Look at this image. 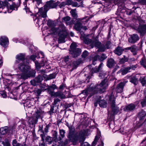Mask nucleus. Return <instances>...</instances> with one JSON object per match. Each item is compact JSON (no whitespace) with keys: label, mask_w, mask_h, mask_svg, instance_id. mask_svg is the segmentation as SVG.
I'll return each mask as SVG.
<instances>
[{"label":"nucleus","mask_w":146,"mask_h":146,"mask_svg":"<svg viewBox=\"0 0 146 146\" xmlns=\"http://www.w3.org/2000/svg\"><path fill=\"white\" fill-rule=\"evenodd\" d=\"M108 86L107 80H104L99 85H96L94 87L91 84L87 89L83 91L82 94L86 95L90 94L88 98H90L94 94L98 93H101L104 92Z\"/></svg>","instance_id":"obj_1"},{"label":"nucleus","mask_w":146,"mask_h":146,"mask_svg":"<svg viewBox=\"0 0 146 146\" xmlns=\"http://www.w3.org/2000/svg\"><path fill=\"white\" fill-rule=\"evenodd\" d=\"M28 63H26L25 64H20L19 66V70L22 72V74H17L13 75V78L17 79H26L27 78L31 76H33L36 73L35 71L33 70H30L29 67L28 65Z\"/></svg>","instance_id":"obj_2"},{"label":"nucleus","mask_w":146,"mask_h":146,"mask_svg":"<svg viewBox=\"0 0 146 146\" xmlns=\"http://www.w3.org/2000/svg\"><path fill=\"white\" fill-rule=\"evenodd\" d=\"M8 3L6 1H0V13L2 12L4 13H11L13 10H17L18 7L15 3H13L10 6L9 9L8 8Z\"/></svg>","instance_id":"obj_3"},{"label":"nucleus","mask_w":146,"mask_h":146,"mask_svg":"<svg viewBox=\"0 0 146 146\" xmlns=\"http://www.w3.org/2000/svg\"><path fill=\"white\" fill-rule=\"evenodd\" d=\"M57 5L53 1H50L47 2L46 4L44 6V8H40L38 11V14L43 18H45L46 16V13L49 9L55 8Z\"/></svg>","instance_id":"obj_4"},{"label":"nucleus","mask_w":146,"mask_h":146,"mask_svg":"<svg viewBox=\"0 0 146 146\" xmlns=\"http://www.w3.org/2000/svg\"><path fill=\"white\" fill-rule=\"evenodd\" d=\"M88 131L86 130L81 131L79 133L77 137L75 138V142H76L78 140L80 142H82L80 146H90V145L87 142H83L85 139V136H87Z\"/></svg>","instance_id":"obj_5"},{"label":"nucleus","mask_w":146,"mask_h":146,"mask_svg":"<svg viewBox=\"0 0 146 146\" xmlns=\"http://www.w3.org/2000/svg\"><path fill=\"white\" fill-rule=\"evenodd\" d=\"M50 32L52 34L55 35L57 34H58L59 36L58 40V42L59 43H64L65 42L64 40L65 38L67 36V34L66 33H64L62 34L61 35H60L59 33V29L54 27L52 28Z\"/></svg>","instance_id":"obj_6"},{"label":"nucleus","mask_w":146,"mask_h":146,"mask_svg":"<svg viewBox=\"0 0 146 146\" xmlns=\"http://www.w3.org/2000/svg\"><path fill=\"white\" fill-rule=\"evenodd\" d=\"M115 98L113 95L112 94L109 98V103L110 104L111 106V109L113 111L114 114H115L117 113L119 110V108L115 106Z\"/></svg>","instance_id":"obj_7"},{"label":"nucleus","mask_w":146,"mask_h":146,"mask_svg":"<svg viewBox=\"0 0 146 146\" xmlns=\"http://www.w3.org/2000/svg\"><path fill=\"white\" fill-rule=\"evenodd\" d=\"M69 53L73 57H76L79 56L81 52V49L77 48L76 46H70Z\"/></svg>","instance_id":"obj_8"},{"label":"nucleus","mask_w":146,"mask_h":146,"mask_svg":"<svg viewBox=\"0 0 146 146\" xmlns=\"http://www.w3.org/2000/svg\"><path fill=\"white\" fill-rule=\"evenodd\" d=\"M60 133L61 137L60 136H59L58 137H57V136L58 133L56 131L54 132V133L53 135V140L55 142H58V143H60L61 142L62 139L63 138L64 136V134L65 133V132L64 130L61 129L60 130Z\"/></svg>","instance_id":"obj_9"},{"label":"nucleus","mask_w":146,"mask_h":146,"mask_svg":"<svg viewBox=\"0 0 146 146\" xmlns=\"http://www.w3.org/2000/svg\"><path fill=\"white\" fill-rule=\"evenodd\" d=\"M9 43V39L7 37L5 36H2L0 37V45H8Z\"/></svg>","instance_id":"obj_10"},{"label":"nucleus","mask_w":146,"mask_h":146,"mask_svg":"<svg viewBox=\"0 0 146 146\" xmlns=\"http://www.w3.org/2000/svg\"><path fill=\"white\" fill-rule=\"evenodd\" d=\"M49 93L51 96L58 97L59 98L61 99L65 98H66L65 95L60 92H55L53 91H50L49 92Z\"/></svg>","instance_id":"obj_11"},{"label":"nucleus","mask_w":146,"mask_h":146,"mask_svg":"<svg viewBox=\"0 0 146 146\" xmlns=\"http://www.w3.org/2000/svg\"><path fill=\"white\" fill-rule=\"evenodd\" d=\"M42 77L40 75H38L34 80L30 81L31 84L33 86H35L37 83H40L42 80Z\"/></svg>","instance_id":"obj_12"},{"label":"nucleus","mask_w":146,"mask_h":146,"mask_svg":"<svg viewBox=\"0 0 146 146\" xmlns=\"http://www.w3.org/2000/svg\"><path fill=\"white\" fill-rule=\"evenodd\" d=\"M127 82V81H125L123 82H121L117 85L116 88L117 93H121L122 92L125 84Z\"/></svg>","instance_id":"obj_13"},{"label":"nucleus","mask_w":146,"mask_h":146,"mask_svg":"<svg viewBox=\"0 0 146 146\" xmlns=\"http://www.w3.org/2000/svg\"><path fill=\"white\" fill-rule=\"evenodd\" d=\"M25 54L23 53H20L17 55L16 56V63H18L21 61L23 62L25 60Z\"/></svg>","instance_id":"obj_14"},{"label":"nucleus","mask_w":146,"mask_h":146,"mask_svg":"<svg viewBox=\"0 0 146 146\" xmlns=\"http://www.w3.org/2000/svg\"><path fill=\"white\" fill-rule=\"evenodd\" d=\"M139 39V37L138 35L135 34L131 35V37L129 38L128 41L129 42L134 43Z\"/></svg>","instance_id":"obj_15"},{"label":"nucleus","mask_w":146,"mask_h":146,"mask_svg":"<svg viewBox=\"0 0 146 146\" xmlns=\"http://www.w3.org/2000/svg\"><path fill=\"white\" fill-rule=\"evenodd\" d=\"M138 31L141 35H143L146 32V25H140L138 29Z\"/></svg>","instance_id":"obj_16"},{"label":"nucleus","mask_w":146,"mask_h":146,"mask_svg":"<svg viewBox=\"0 0 146 146\" xmlns=\"http://www.w3.org/2000/svg\"><path fill=\"white\" fill-rule=\"evenodd\" d=\"M107 57L104 54H102L101 56L98 55H96L94 58V60H96L98 59L100 61H102L107 58Z\"/></svg>","instance_id":"obj_17"},{"label":"nucleus","mask_w":146,"mask_h":146,"mask_svg":"<svg viewBox=\"0 0 146 146\" xmlns=\"http://www.w3.org/2000/svg\"><path fill=\"white\" fill-rule=\"evenodd\" d=\"M38 117L36 115H34L29 118L28 121L29 124H32V125L36 124L38 121Z\"/></svg>","instance_id":"obj_18"},{"label":"nucleus","mask_w":146,"mask_h":146,"mask_svg":"<svg viewBox=\"0 0 146 146\" xmlns=\"http://www.w3.org/2000/svg\"><path fill=\"white\" fill-rule=\"evenodd\" d=\"M41 17H42L39 14H38V12L36 14L35 16L34 17V19L35 22L39 26L40 22L41 21Z\"/></svg>","instance_id":"obj_19"},{"label":"nucleus","mask_w":146,"mask_h":146,"mask_svg":"<svg viewBox=\"0 0 146 146\" xmlns=\"http://www.w3.org/2000/svg\"><path fill=\"white\" fill-rule=\"evenodd\" d=\"M137 76H135L129 77L128 78H130V82L136 85L137 84L138 81V79L137 78Z\"/></svg>","instance_id":"obj_20"},{"label":"nucleus","mask_w":146,"mask_h":146,"mask_svg":"<svg viewBox=\"0 0 146 146\" xmlns=\"http://www.w3.org/2000/svg\"><path fill=\"white\" fill-rule=\"evenodd\" d=\"M123 50L122 48L118 46L117 48L114 50V52L115 54L118 56L121 55L123 51Z\"/></svg>","instance_id":"obj_21"},{"label":"nucleus","mask_w":146,"mask_h":146,"mask_svg":"<svg viewBox=\"0 0 146 146\" xmlns=\"http://www.w3.org/2000/svg\"><path fill=\"white\" fill-rule=\"evenodd\" d=\"M101 135L100 132H98L96 135L95 136L94 141L92 142V146H95L96 145V143L98 140L100 138Z\"/></svg>","instance_id":"obj_22"},{"label":"nucleus","mask_w":146,"mask_h":146,"mask_svg":"<svg viewBox=\"0 0 146 146\" xmlns=\"http://www.w3.org/2000/svg\"><path fill=\"white\" fill-rule=\"evenodd\" d=\"M82 26L81 22L78 21L77 23L74 26V28L77 31H80L82 28Z\"/></svg>","instance_id":"obj_23"},{"label":"nucleus","mask_w":146,"mask_h":146,"mask_svg":"<svg viewBox=\"0 0 146 146\" xmlns=\"http://www.w3.org/2000/svg\"><path fill=\"white\" fill-rule=\"evenodd\" d=\"M70 17L67 16L62 18V21L63 22L65 23L67 25H70L71 24L70 21Z\"/></svg>","instance_id":"obj_24"},{"label":"nucleus","mask_w":146,"mask_h":146,"mask_svg":"<svg viewBox=\"0 0 146 146\" xmlns=\"http://www.w3.org/2000/svg\"><path fill=\"white\" fill-rule=\"evenodd\" d=\"M103 64L101 63L100 64L98 68H95L92 69V73H97L99 72L101 69V68L103 66Z\"/></svg>","instance_id":"obj_25"},{"label":"nucleus","mask_w":146,"mask_h":146,"mask_svg":"<svg viewBox=\"0 0 146 146\" xmlns=\"http://www.w3.org/2000/svg\"><path fill=\"white\" fill-rule=\"evenodd\" d=\"M100 106L101 108H105L107 106V103L103 100L98 101Z\"/></svg>","instance_id":"obj_26"},{"label":"nucleus","mask_w":146,"mask_h":146,"mask_svg":"<svg viewBox=\"0 0 146 146\" xmlns=\"http://www.w3.org/2000/svg\"><path fill=\"white\" fill-rule=\"evenodd\" d=\"M146 115V113L143 110L140 112L138 115V117L140 120L143 119Z\"/></svg>","instance_id":"obj_27"},{"label":"nucleus","mask_w":146,"mask_h":146,"mask_svg":"<svg viewBox=\"0 0 146 146\" xmlns=\"http://www.w3.org/2000/svg\"><path fill=\"white\" fill-rule=\"evenodd\" d=\"M114 61L113 59H110L108 61L107 66L108 67L111 68L114 65Z\"/></svg>","instance_id":"obj_28"},{"label":"nucleus","mask_w":146,"mask_h":146,"mask_svg":"<svg viewBox=\"0 0 146 146\" xmlns=\"http://www.w3.org/2000/svg\"><path fill=\"white\" fill-rule=\"evenodd\" d=\"M135 106L134 104H130L127 106L125 107V109L127 110L132 111L135 109Z\"/></svg>","instance_id":"obj_29"},{"label":"nucleus","mask_w":146,"mask_h":146,"mask_svg":"<svg viewBox=\"0 0 146 146\" xmlns=\"http://www.w3.org/2000/svg\"><path fill=\"white\" fill-rule=\"evenodd\" d=\"M8 127L7 126L1 128L0 129V133L3 135L5 134L8 131Z\"/></svg>","instance_id":"obj_30"},{"label":"nucleus","mask_w":146,"mask_h":146,"mask_svg":"<svg viewBox=\"0 0 146 146\" xmlns=\"http://www.w3.org/2000/svg\"><path fill=\"white\" fill-rule=\"evenodd\" d=\"M140 63L141 65L146 69V59L145 57H143L142 58L141 60L140 61Z\"/></svg>","instance_id":"obj_31"},{"label":"nucleus","mask_w":146,"mask_h":146,"mask_svg":"<svg viewBox=\"0 0 146 146\" xmlns=\"http://www.w3.org/2000/svg\"><path fill=\"white\" fill-rule=\"evenodd\" d=\"M131 69L130 67H127L122 70V74L124 75L125 74H127L129 72V70Z\"/></svg>","instance_id":"obj_32"},{"label":"nucleus","mask_w":146,"mask_h":146,"mask_svg":"<svg viewBox=\"0 0 146 146\" xmlns=\"http://www.w3.org/2000/svg\"><path fill=\"white\" fill-rule=\"evenodd\" d=\"M70 13L73 17L75 18L77 17V13L76 9L71 10L70 11Z\"/></svg>","instance_id":"obj_33"},{"label":"nucleus","mask_w":146,"mask_h":146,"mask_svg":"<svg viewBox=\"0 0 146 146\" xmlns=\"http://www.w3.org/2000/svg\"><path fill=\"white\" fill-rule=\"evenodd\" d=\"M72 0H67L65 2H62V3L61 5H72Z\"/></svg>","instance_id":"obj_34"},{"label":"nucleus","mask_w":146,"mask_h":146,"mask_svg":"<svg viewBox=\"0 0 146 146\" xmlns=\"http://www.w3.org/2000/svg\"><path fill=\"white\" fill-rule=\"evenodd\" d=\"M128 58H126L125 56H124V58L120 59L119 62L120 63H123L128 61Z\"/></svg>","instance_id":"obj_35"},{"label":"nucleus","mask_w":146,"mask_h":146,"mask_svg":"<svg viewBox=\"0 0 146 146\" xmlns=\"http://www.w3.org/2000/svg\"><path fill=\"white\" fill-rule=\"evenodd\" d=\"M84 42L85 44H88L91 43L92 42V41L91 39L88 38H86L84 39Z\"/></svg>","instance_id":"obj_36"},{"label":"nucleus","mask_w":146,"mask_h":146,"mask_svg":"<svg viewBox=\"0 0 146 146\" xmlns=\"http://www.w3.org/2000/svg\"><path fill=\"white\" fill-rule=\"evenodd\" d=\"M68 139H66L64 142H63L61 141V142L58 143L59 144L60 146H64L68 144Z\"/></svg>","instance_id":"obj_37"},{"label":"nucleus","mask_w":146,"mask_h":146,"mask_svg":"<svg viewBox=\"0 0 146 146\" xmlns=\"http://www.w3.org/2000/svg\"><path fill=\"white\" fill-rule=\"evenodd\" d=\"M98 47V46H96ZM99 47H97L98 48V51L99 52H103L105 50V46H99Z\"/></svg>","instance_id":"obj_38"},{"label":"nucleus","mask_w":146,"mask_h":146,"mask_svg":"<svg viewBox=\"0 0 146 146\" xmlns=\"http://www.w3.org/2000/svg\"><path fill=\"white\" fill-rule=\"evenodd\" d=\"M51 88L53 89H56V85L54 84H53L52 86H48L47 87V88H46L45 87H44V88L45 89H48V92H50V91H49V90L50 89V88Z\"/></svg>","instance_id":"obj_39"},{"label":"nucleus","mask_w":146,"mask_h":146,"mask_svg":"<svg viewBox=\"0 0 146 146\" xmlns=\"http://www.w3.org/2000/svg\"><path fill=\"white\" fill-rule=\"evenodd\" d=\"M35 64L36 66V69L37 70L39 69L41 67V65H40V64L38 63V62L37 61H36L35 62Z\"/></svg>","instance_id":"obj_40"},{"label":"nucleus","mask_w":146,"mask_h":146,"mask_svg":"<svg viewBox=\"0 0 146 146\" xmlns=\"http://www.w3.org/2000/svg\"><path fill=\"white\" fill-rule=\"evenodd\" d=\"M135 46H132L130 48V50L131 51L133 52V54L134 55L136 54V52L137 50L134 47Z\"/></svg>","instance_id":"obj_41"},{"label":"nucleus","mask_w":146,"mask_h":146,"mask_svg":"<svg viewBox=\"0 0 146 146\" xmlns=\"http://www.w3.org/2000/svg\"><path fill=\"white\" fill-rule=\"evenodd\" d=\"M141 104L142 107H144L146 106V96L144 99L142 100L141 102Z\"/></svg>","instance_id":"obj_42"},{"label":"nucleus","mask_w":146,"mask_h":146,"mask_svg":"<svg viewBox=\"0 0 146 146\" xmlns=\"http://www.w3.org/2000/svg\"><path fill=\"white\" fill-rule=\"evenodd\" d=\"M13 146H20L21 144L19 143H17V141L15 139L13 140L12 142Z\"/></svg>","instance_id":"obj_43"},{"label":"nucleus","mask_w":146,"mask_h":146,"mask_svg":"<svg viewBox=\"0 0 146 146\" xmlns=\"http://www.w3.org/2000/svg\"><path fill=\"white\" fill-rule=\"evenodd\" d=\"M0 94L3 98H5L7 97V95L5 92L3 90L0 92Z\"/></svg>","instance_id":"obj_44"},{"label":"nucleus","mask_w":146,"mask_h":146,"mask_svg":"<svg viewBox=\"0 0 146 146\" xmlns=\"http://www.w3.org/2000/svg\"><path fill=\"white\" fill-rule=\"evenodd\" d=\"M55 77V74H51L48 76V80L54 78Z\"/></svg>","instance_id":"obj_45"},{"label":"nucleus","mask_w":146,"mask_h":146,"mask_svg":"<svg viewBox=\"0 0 146 146\" xmlns=\"http://www.w3.org/2000/svg\"><path fill=\"white\" fill-rule=\"evenodd\" d=\"M88 52L86 51H84L83 52L82 56V57L85 58L88 55Z\"/></svg>","instance_id":"obj_46"},{"label":"nucleus","mask_w":146,"mask_h":146,"mask_svg":"<svg viewBox=\"0 0 146 146\" xmlns=\"http://www.w3.org/2000/svg\"><path fill=\"white\" fill-rule=\"evenodd\" d=\"M52 138L50 137H47L46 138V141L48 142L49 143H52Z\"/></svg>","instance_id":"obj_47"},{"label":"nucleus","mask_w":146,"mask_h":146,"mask_svg":"<svg viewBox=\"0 0 146 146\" xmlns=\"http://www.w3.org/2000/svg\"><path fill=\"white\" fill-rule=\"evenodd\" d=\"M27 4H26V5H24L25 7L24 8V9L26 11V13H29V8L27 7Z\"/></svg>","instance_id":"obj_48"},{"label":"nucleus","mask_w":146,"mask_h":146,"mask_svg":"<svg viewBox=\"0 0 146 146\" xmlns=\"http://www.w3.org/2000/svg\"><path fill=\"white\" fill-rule=\"evenodd\" d=\"M33 2H36L38 5H39L41 3V0H34Z\"/></svg>","instance_id":"obj_49"},{"label":"nucleus","mask_w":146,"mask_h":146,"mask_svg":"<svg viewBox=\"0 0 146 146\" xmlns=\"http://www.w3.org/2000/svg\"><path fill=\"white\" fill-rule=\"evenodd\" d=\"M72 5L73 7H79V5L77 2H72Z\"/></svg>","instance_id":"obj_50"},{"label":"nucleus","mask_w":146,"mask_h":146,"mask_svg":"<svg viewBox=\"0 0 146 146\" xmlns=\"http://www.w3.org/2000/svg\"><path fill=\"white\" fill-rule=\"evenodd\" d=\"M36 56L35 55H32L30 56V58L33 61H35V60Z\"/></svg>","instance_id":"obj_51"},{"label":"nucleus","mask_w":146,"mask_h":146,"mask_svg":"<svg viewBox=\"0 0 146 146\" xmlns=\"http://www.w3.org/2000/svg\"><path fill=\"white\" fill-rule=\"evenodd\" d=\"M140 80L141 81V83H142V85L143 86H144L145 84V80L144 79L142 78V79L141 78L140 79Z\"/></svg>","instance_id":"obj_52"},{"label":"nucleus","mask_w":146,"mask_h":146,"mask_svg":"<svg viewBox=\"0 0 146 146\" xmlns=\"http://www.w3.org/2000/svg\"><path fill=\"white\" fill-rule=\"evenodd\" d=\"M95 43L96 44V46H100L101 44V42L97 40H96Z\"/></svg>","instance_id":"obj_53"},{"label":"nucleus","mask_w":146,"mask_h":146,"mask_svg":"<svg viewBox=\"0 0 146 146\" xmlns=\"http://www.w3.org/2000/svg\"><path fill=\"white\" fill-rule=\"evenodd\" d=\"M49 127V125H48L46 126V127L44 129V131L46 132H48V129Z\"/></svg>","instance_id":"obj_54"},{"label":"nucleus","mask_w":146,"mask_h":146,"mask_svg":"<svg viewBox=\"0 0 146 146\" xmlns=\"http://www.w3.org/2000/svg\"><path fill=\"white\" fill-rule=\"evenodd\" d=\"M40 136L42 138V141H44L45 139V135L44 134H41L40 135Z\"/></svg>","instance_id":"obj_55"},{"label":"nucleus","mask_w":146,"mask_h":146,"mask_svg":"<svg viewBox=\"0 0 146 146\" xmlns=\"http://www.w3.org/2000/svg\"><path fill=\"white\" fill-rule=\"evenodd\" d=\"M64 60L65 62H68L69 59V56H67L64 58Z\"/></svg>","instance_id":"obj_56"},{"label":"nucleus","mask_w":146,"mask_h":146,"mask_svg":"<svg viewBox=\"0 0 146 146\" xmlns=\"http://www.w3.org/2000/svg\"><path fill=\"white\" fill-rule=\"evenodd\" d=\"M135 60V59L134 58H130L129 60V62H133Z\"/></svg>","instance_id":"obj_57"},{"label":"nucleus","mask_w":146,"mask_h":146,"mask_svg":"<svg viewBox=\"0 0 146 146\" xmlns=\"http://www.w3.org/2000/svg\"><path fill=\"white\" fill-rule=\"evenodd\" d=\"M43 77L46 80H48V76L45 74H44L43 75Z\"/></svg>","instance_id":"obj_58"},{"label":"nucleus","mask_w":146,"mask_h":146,"mask_svg":"<svg viewBox=\"0 0 146 146\" xmlns=\"http://www.w3.org/2000/svg\"><path fill=\"white\" fill-rule=\"evenodd\" d=\"M60 100L58 98H56L55 99L54 101V103L55 104H56L57 103L60 101Z\"/></svg>","instance_id":"obj_59"},{"label":"nucleus","mask_w":146,"mask_h":146,"mask_svg":"<svg viewBox=\"0 0 146 146\" xmlns=\"http://www.w3.org/2000/svg\"><path fill=\"white\" fill-rule=\"evenodd\" d=\"M4 145L5 146H10V143L8 141L5 142Z\"/></svg>","instance_id":"obj_60"},{"label":"nucleus","mask_w":146,"mask_h":146,"mask_svg":"<svg viewBox=\"0 0 146 146\" xmlns=\"http://www.w3.org/2000/svg\"><path fill=\"white\" fill-rule=\"evenodd\" d=\"M104 143L101 140L100 141V144L98 145V146H104Z\"/></svg>","instance_id":"obj_61"},{"label":"nucleus","mask_w":146,"mask_h":146,"mask_svg":"<svg viewBox=\"0 0 146 146\" xmlns=\"http://www.w3.org/2000/svg\"><path fill=\"white\" fill-rule=\"evenodd\" d=\"M111 44V42L110 41H108L107 42L106 46H109Z\"/></svg>","instance_id":"obj_62"},{"label":"nucleus","mask_w":146,"mask_h":146,"mask_svg":"<svg viewBox=\"0 0 146 146\" xmlns=\"http://www.w3.org/2000/svg\"><path fill=\"white\" fill-rule=\"evenodd\" d=\"M130 67H131V69L134 70L135 68H136L137 67V66L136 65L132 66Z\"/></svg>","instance_id":"obj_63"},{"label":"nucleus","mask_w":146,"mask_h":146,"mask_svg":"<svg viewBox=\"0 0 146 146\" xmlns=\"http://www.w3.org/2000/svg\"><path fill=\"white\" fill-rule=\"evenodd\" d=\"M39 146H45L44 141H42V143H39Z\"/></svg>","instance_id":"obj_64"}]
</instances>
